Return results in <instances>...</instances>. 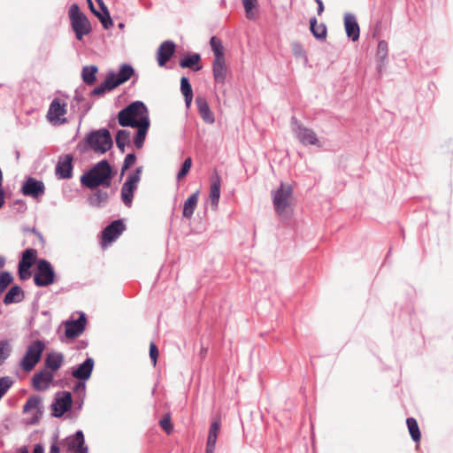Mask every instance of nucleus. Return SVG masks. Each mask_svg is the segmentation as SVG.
Masks as SVG:
<instances>
[{
  "mask_svg": "<svg viewBox=\"0 0 453 453\" xmlns=\"http://www.w3.org/2000/svg\"><path fill=\"white\" fill-rule=\"evenodd\" d=\"M112 179V169L107 160L96 164L88 172L81 177L83 186L95 189L97 187L109 188Z\"/></svg>",
  "mask_w": 453,
  "mask_h": 453,
  "instance_id": "obj_1",
  "label": "nucleus"
},
{
  "mask_svg": "<svg viewBox=\"0 0 453 453\" xmlns=\"http://www.w3.org/2000/svg\"><path fill=\"white\" fill-rule=\"evenodd\" d=\"M143 118L150 119L147 107L140 101L130 104L118 113V121L121 127H134L141 124Z\"/></svg>",
  "mask_w": 453,
  "mask_h": 453,
  "instance_id": "obj_2",
  "label": "nucleus"
},
{
  "mask_svg": "<svg viewBox=\"0 0 453 453\" xmlns=\"http://www.w3.org/2000/svg\"><path fill=\"white\" fill-rule=\"evenodd\" d=\"M293 189L288 184L281 183L280 188L272 192L273 207L277 214L284 216L292 203Z\"/></svg>",
  "mask_w": 453,
  "mask_h": 453,
  "instance_id": "obj_3",
  "label": "nucleus"
},
{
  "mask_svg": "<svg viewBox=\"0 0 453 453\" xmlns=\"http://www.w3.org/2000/svg\"><path fill=\"white\" fill-rule=\"evenodd\" d=\"M69 18L76 38L81 40L85 35L91 31L90 23L88 18L80 11L79 6L73 4L69 9Z\"/></svg>",
  "mask_w": 453,
  "mask_h": 453,
  "instance_id": "obj_4",
  "label": "nucleus"
},
{
  "mask_svg": "<svg viewBox=\"0 0 453 453\" xmlns=\"http://www.w3.org/2000/svg\"><path fill=\"white\" fill-rule=\"evenodd\" d=\"M291 129L296 138L303 145H314L321 147V143L316 133L298 121L296 117L291 119Z\"/></svg>",
  "mask_w": 453,
  "mask_h": 453,
  "instance_id": "obj_5",
  "label": "nucleus"
},
{
  "mask_svg": "<svg viewBox=\"0 0 453 453\" xmlns=\"http://www.w3.org/2000/svg\"><path fill=\"white\" fill-rule=\"evenodd\" d=\"M88 143L91 149L99 153H105L112 146V139L110 132L102 128L94 132H91L87 137Z\"/></svg>",
  "mask_w": 453,
  "mask_h": 453,
  "instance_id": "obj_6",
  "label": "nucleus"
},
{
  "mask_svg": "<svg viewBox=\"0 0 453 453\" xmlns=\"http://www.w3.org/2000/svg\"><path fill=\"white\" fill-rule=\"evenodd\" d=\"M45 349V344L42 341H35L32 342L20 361V367L25 372H30L40 361L42 354Z\"/></svg>",
  "mask_w": 453,
  "mask_h": 453,
  "instance_id": "obj_7",
  "label": "nucleus"
},
{
  "mask_svg": "<svg viewBox=\"0 0 453 453\" xmlns=\"http://www.w3.org/2000/svg\"><path fill=\"white\" fill-rule=\"evenodd\" d=\"M55 272L50 263L45 259L37 262L34 281L37 287H48L55 282Z\"/></svg>",
  "mask_w": 453,
  "mask_h": 453,
  "instance_id": "obj_8",
  "label": "nucleus"
},
{
  "mask_svg": "<svg viewBox=\"0 0 453 453\" xmlns=\"http://www.w3.org/2000/svg\"><path fill=\"white\" fill-rule=\"evenodd\" d=\"M141 168H137L134 173L129 174L121 188V200L127 207L132 204L134 193L141 180Z\"/></svg>",
  "mask_w": 453,
  "mask_h": 453,
  "instance_id": "obj_9",
  "label": "nucleus"
},
{
  "mask_svg": "<svg viewBox=\"0 0 453 453\" xmlns=\"http://www.w3.org/2000/svg\"><path fill=\"white\" fill-rule=\"evenodd\" d=\"M67 104L59 98H55L50 104L47 112L48 120L53 125H61L66 123L65 115L67 112Z\"/></svg>",
  "mask_w": 453,
  "mask_h": 453,
  "instance_id": "obj_10",
  "label": "nucleus"
},
{
  "mask_svg": "<svg viewBox=\"0 0 453 453\" xmlns=\"http://www.w3.org/2000/svg\"><path fill=\"white\" fill-rule=\"evenodd\" d=\"M125 230V226L121 220H115L107 226L102 232V246L106 247L115 241Z\"/></svg>",
  "mask_w": 453,
  "mask_h": 453,
  "instance_id": "obj_11",
  "label": "nucleus"
},
{
  "mask_svg": "<svg viewBox=\"0 0 453 453\" xmlns=\"http://www.w3.org/2000/svg\"><path fill=\"white\" fill-rule=\"evenodd\" d=\"M72 402L73 400L70 392L64 391L58 393L52 403L53 415L55 417H61L64 415V413L71 409Z\"/></svg>",
  "mask_w": 453,
  "mask_h": 453,
  "instance_id": "obj_12",
  "label": "nucleus"
},
{
  "mask_svg": "<svg viewBox=\"0 0 453 453\" xmlns=\"http://www.w3.org/2000/svg\"><path fill=\"white\" fill-rule=\"evenodd\" d=\"M22 193L33 198H38L45 193V186L42 181L29 177L22 186Z\"/></svg>",
  "mask_w": 453,
  "mask_h": 453,
  "instance_id": "obj_13",
  "label": "nucleus"
},
{
  "mask_svg": "<svg viewBox=\"0 0 453 453\" xmlns=\"http://www.w3.org/2000/svg\"><path fill=\"white\" fill-rule=\"evenodd\" d=\"M53 380L54 373L47 369H43L33 376L32 385L36 390L43 391L50 388Z\"/></svg>",
  "mask_w": 453,
  "mask_h": 453,
  "instance_id": "obj_14",
  "label": "nucleus"
},
{
  "mask_svg": "<svg viewBox=\"0 0 453 453\" xmlns=\"http://www.w3.org/2000/svg\"><path fill=\"white\" fill-rule=\"evenodd\" d=\"M73 157L70 154L59 157L55 173L58 179H70L73 173Z\"/></svg>",
  "mask_w": 453,
  "mask_h": 453,
  "instance_id": "obj_15",
  "label": "nucleus"
},
{
  "mask_svg": "<svg viewBox=\"0 0 453 453\" xmlns=\"http://www.w3.org/2000/svg\"><path fill=\"white\" fill-rule=\"evenodd\" d=\"M86 319L81 314L77 320H68L65 322V336L67 338H75L82 334L85 329Z\"/></svg>",
  "mask_w": 453,
  "mask_h": 453,
  "instance_id": "obj_16",
  "label": "nucleus"
},
{
  "mask_svg": "<svg viewBox=\"0 0 453 453\" xmlns=\"http://www.w3.org/2000/svg\"><path fill=\"white\" fill-rule=\"evenodd\" d=\"M344 28L347 36L353 42L359 39L360 28L354 14L349 12L344 14Z\"/></svg>",
  "mask_w": 453,
  "mask_h": 453,
  "instance_id": "obj_17",
  "label": "nucleus"
},
{
  "mask_svg": "<svg viewBox=\"0 0 453 453\" xmlns=\"http://www.w3.org/2000/svg\"><path fill=\"white\" fill-rule=\"evenodd\" d=\"M175 51V44L172 41L163 42L157 51V60L159 66H164Z\"/></svg>",
  "mask_w": 453,
  "mask_h": 453,
  "instance_id": "obj_18",
  "label": "nucleus"
},
{
  "mask_svg": "<svg viewBox=\"0 0 453 453\" xmlns=\"http://www.w3.org/2000/svg\"><path fill=\"white\" fill-rule=\"evenodd\" d=\"M66 445L69 451L74 453H88V448L85 446L82 431H77L73 437L67 438Z\"/></svg>",
  "mask_w": 453,
  "mask_h": 453,
  "instance_id": "obj_19",
  "label": "nucleus"
},
{
  "mask_svg": "<svg viewBox=\"0 0 453 453\" xmlns=\"http://www.w3.org/2000/svg\"><path fill=\"white\" fill-rule=\"evenodd\" d=\"M88 1V6L90 8V11L100 19L103 27L105 28V29H108L110 27H112L113 23H112V20L111 19V16H110V13L107 10V7L105 6L104 3L103 2V0H96L101 10L103 11V12H100L98 11H96L94 7V4L92 3L91 0H87Z\"/></svg>",
  "mask_w": 453,
  "mask_h": 453,
  "instance_id": "obj_20",
  "label": "nucleus"
},
{
  "mask_svg": "<svg viewBox=\"0 0 453 453\" xmlns=\"http://www.w3.org/2000/svg\"><path fill=\"white\" fill-rule=\"evenodd\" d=\"M94 368V360L88 357L82 364L72 372L73 377L79 380H88L92 373Z\"/></svg>",
  "mask_w": 453,
  "mask_h": 453,
  "instance_id": "obj_21",
  "label": "nucleus"
},
{
  "mask_svg": "<svg viewBox=\"0 0 453 453\" xmlns=\"http://www.w3.org/2000/svg\"><path fill=\"white\" fill-rule=\"evenodd\" d=\"M212 73L216 83L225 84L228 73L225 58L213 59Z\"/></svg>",
  "mask_w": 453,
  "mask_h": 453,
  "instance_id": "obj_22",
  "label": "nucleus"
},
{
  "mask_svg": "<svg viewBox=\"0 0 453 453\" xmlns=\"http://www.w3.org/2000/svg\"><path fill=\"white\" fill-rule=\"evenodd\" d=\"M196 104L198 109V112L203 120L207 124H213L215 122V118L210 109V106L206 99L202 96H197L196 98Z\"/></svg>",
  "mask_w": 453,
  "mask_h": 453,
  "instance_id": "obj_23",
  "label": "nucleus"
},
{
  "mask_svg": "<svg viewBox=\"0 0 453 453\" xmlns=\"http://www.w3.org/2000/svg\"><path fill=\"white\" fill-rule=\"evenodd\" d=\"M134 127H137V132L134 138V143L137 149H141L143 146L147 132L150 127V119L143 118L141 121V124L135 126Z\"/></svg>",
  "mask_w": 453,
  "mask_h": 453,
  "instance_id": "obj_24",
  "label": "nucleus"
},
{
  "mask_svg": "<svg viewBox=\"0 0 453 453\" xmlns=\"http://www.w3.org/2000/svg\"><path fill=\"white\" fill-rule=\"evenodd\" d=\"M219 430H220L219 420H214L211 425L209 434H208L206 453H213L214 452V449H215V445L217 442Z\"/></svg>",
  "mask_w": 453,
  "mask_h": 453,
  "instance_id": "obj_25",
  "label": "nucleus"
},
{
  "mask_svg": "<svg viewBox=\"0 0 453 453\" xmlns=\"http://www.w3.org/2000/svg\"><path fill=\"white\" fill-rule=\"evenodd\" d=\"M134 68L129 65H122L120 66V69L117 74L111 73L110 76L113 77V86L118 87L119 85L126 82L128 81L131 76L134 74Z\"/></svg>",
  "mask_w": 453,
  "mask_h": 453,
  "instance_id": "obj_26",
  "label": "nucleus"
},
{
  "mask_svg": "<svg viewBox=\"0 0 453 453\" xmlns=\"http://www.w3.org/2000/svg\"><path fill=\"white\" fill-rule=\"evenodd\" d=\"M63 363V354L56 352L49 353L45 359V369L54 373L62 366Z\"/></svg>",
  "mask_w": 453,
  "mask_h": 453,
  "instance_id": "obj_27",
  "label": "nucleus"
},
{
  "mask_svg": "<svg viewBox=\"0 0 453 453\" xmlns=\"http://www.w3.org/2000/svg\"><path fill=\"white\" fill-rule=\"evenodd\" d=\"M310 30L316 39L319 41H325L326 39V26L324 23L319 24L315 17L310 19Z\"/></svg>",
  "mask_w": 453,
  "mask_h": 453,
  "instance_id": "obj_28",
  "label": "nucleus"
},
{
  "mask_svg": "<svg viewBox=\"0 0 453 453\" xmlns=\"http://www.w3.org/2000/svg\"><path fill=\"white\" fill-rule=\"evenodd\" d=\"M25 297L24 291L19 286H12L9 291L6 293L4 298V303L6 305L14 303H19L21 302Z\"/></svg>",
  "mask_w": 453,
  "mask_h": 453,
  "instance_id": "obj_29",
  "label": "nucleus"
},
{
  "mask_svg": "<svg viewBox=\"0 0 453 453\" xmlns=\"http://www.w3.org/2000/svg\"><path fill=\"white\" fill-rule=\"evenodd\" d=\"M199 197V191L193 193L191 196L188 197V199L184 202L183 205V217L187 219H191L194 211L197 206Z\"/></svg>",
  "mask_w": 453,
  "mask_h": 453,
  "instance_id": "obj_30",
  "label": "nucleus"
},
{
  "mask_svg": "<svg viewBox=\"0 0 453 453\" xmlns=\"http://www.w3.org/2000/svg\"><path fill=\"white\" fill-rule=\"evenodd\" d=\"M220 197V179L218 175L211 179L209 198L211 205L216 209Z\"/></svg>",
  "mask_w": 453,
  "mask_h": 453,
  "instance_id": "obj_31",
  "label": "nucleus"
},
{
  "mask_svg": "<svg viewBox=\"0 0 453 453\" xmlns=\"http://www.w3.org/2000/svg\"><path fill=\"white\" fill-rule=\"evenodd\" d=\"M109 198L107 191L97 189L95 193L88 196V203L91 206L101 207L104 205Z\"/></svg>",
  "mask_w": 453,
  "mask_h": 453,
  "instance_id": "obj_32",
  "label": "nucleus"
},
{
  "mask_svg": "<svg viewBox=\"0 0 453 453\" xmlns=\"http://www.w3.org/2000/svg\"><path fill=\"white\" fill-rule=\"evenodd\" d=\"M200 60V55L197 53H194L182 58L180 61V65L182 68H192L195 71H199L202 68V66L199 65Z\"/></svg>",
  "mask_w": 453,
  "mask_h": 453,
  "instance_id": "obj_33",
  "label": "nucleus"
},
{
  "mask_svg": "<svg viewBox=\"0 0 453 453\" xmlns=\"http://www.w3.org/2000/svg\"><path fill=\"white\" fill-rule=\"evenodd\" d=\"M37 257V250L35 249H27L23 254L22 257L19 262V265H21V266L31 268V266L34 265L35 259Z\"/></svg>",
  "mask_w": 453,
  "mask_h": 453,
  "instance_id": "obj_34",
  "label": "nucleus"
},
{
  "mask_svg": "<svg viewBox=\"0 0 453 453\" xmlns=\"http://www.w3.org/2000/svg\"><path fill=\"white\" fill-rule=\"evenodd\" d=\"M114 82H113V77L112 76H110L108 75L106 80L104 81V83H102L101 85H99L98 87L95 88L91 94L93 96H102L104 95L106 91H110L113 88H116V86H113Z\"/></svg>",
  "mask_w": 453,
  "mask_h": 453,
  "instance_id": "obj_35",
  "label": "nucleus"
},
{
  "mask_svg": "<svg viewBox=\"0 0 453 453\" xmlns=\"http://www.w3.org/2000/svg\"><path fill=\"white\" fill-rule=\"evenodd\" d=\"M130 143V132L125 129L119 130L116 135V144L121 152L125 151L126 145Z\"/></svg>",
  "mask_w": 453,
  "mask_h": 453,
  "instance_id": "obj_36",
  "label": "nucleus"
},
{
  "mask_svg": "<svg viewBox=\"0 0 453 453\" xmlns=\"http://www.w3.org/2000/svg\"><path fill=\"white\" fill-rule=\"evenodd\" d=\"M97 67L96 65L84 66L82 69V80L88 85H92L96 81V73Z\"/></svg>",
  "mask_w": 453,
  "mask_h": 453,
  "instance_id": "obj_37",
  "label": "nucleus"
},
{
  "mask_svg": "<svg viewBox=\"0 0 453 453\" xmlns=\"http://www.w3.org/2000/svg\"><path fill=\"white\" fill-rule=\"evenodd\" d=\"M210 44L214 53V59L225 58L223 46L219 38L212 36L210 40Z\"/></svg>",
  "mask_w": 453,
  "mask_h": 453,
  "instance_id": "obj_38",
  "label": "nucleus"
},
{
  "mask_svg": "<svg viewBox=\"0 0 453 453\" xmlns=\"http://www.w3.org/2000/svg\"><path fill=\"white\" fill-rule=\"evenodd\" d=\"M406 423L412 440L414 441H418L420 440L421 434L417 420L414 418H408Z\"/></svg>",
  "mask_w": 453,
  "mask_h": 453,
  "instance_id": "obj_39",
  "label": "nucleus"
},
{
  "mask_svg": "<svg viewBox=\"0 0 453 453\" xmlns=\"http://www.w3.org/2000/svg\"><path fill=\"white\" fill-rule=\"evenodd\" d=\"M41 403V398L39 396L30 397L23 406L24 412H29L33 410H39Z\"/></svg>",
  "mask_w": 453,
  "mask_h": 453,
  "instance_id": "obj_40",
  "label": "nucleus"
},
{
  "mask_svg": "<svg viewBox=\"0 0 453 453\" xmlns=\"http://www.w3.org/2000/svg\"><path fill=\"white\" fill-rule=\"evenodd\" d=\"M257 0H242V4L245 10L246 17L249 19H253L255 17L254 8L257 5Z\"/></svg>",
  "mask_w": 453,
  "mask_h": 453,
  "instance_id": "obj_41",
  "label": "nucleus"
},
{
  "mask_svg": "<svg viewBox=\"0 0 453 453\" xmlns=\"http://www.w3.org/2000/svg\"><path fill=\"white\" fill-rule=\"evenodd\" d=\"M12 280L13 278L10 273L3 272L0 274V293H3Z\"/></svg>",
  "mask_w": 453,
  "mask_h": 453,
  "instance_id": "obj_42",
  "label": "nucleus"
},
{
  "mask_svg": "<svg viewBox=\"0 0 453 453\" xmlns=\"http://www.w3.org/2000/svg\"><path fill=\"white\" fill-rule=\"evenodd\" d=\"M11 347L8 342L1 341L0 342V365H2L4 360L10 356Z\"/></svg>",
  "mask_w": 453,
  "mask_h": 453,
  "instance_id": "obj_43",
  "label": "nucleus"
},
{
  "mask_svg": "<svg viewBox=\"0 0 453 453\" xmlns=\"http://www.w3.org/2000/svg\"><path fill=\"white\" fill-rule=\"evenodd\" d=\"M191 165H192L191 157L186 158L184 163L182 164L181 169L180 170V172L177 174V179L181 180L182 178H184L189 172Z\"/></svg>",
  "mask_w": 453,
  "mask_h": 453,
  "instance_id": "obj_44",
  "label": "nucleus"
},
{
  "mask_svg": "<svg viewBox=\"0 0 453 453\" xmlns=\"http://www.w3.org/2000/svg\"><path fill=\"white\" fill-rule=\"evenodd\" d=\"M377 56L380 60H384L388 56V43L380 41L378 44Z\"/></svg>",
  "mask_w": 453,
  "mask_h": 453,
  "instance_id": "obj_45",
  "label": "nucleus"
},
{
  "mask_svg": "<svg viewBox=\"0 0 453 453\" xmlns=\"http://www.w3.org/2000/svg\"><path fill=\"white\" fill-rule=\"evenodd\" d=\"M180 90L183 96L193 95L191 85L189 84V81L186 77H182L180 79Z\"/></svg>",
  "mask_w": 453,
  "mask_h": 453,
  "instance_id": "obj_46",
  "label": "nucleus"
},
{
  "mask_svg": "<svg viewBox=\"0 0 453 453\" xmlns=\"http://www.w3.org/2000/svg\"><path fill=\"white\" fill-rule=\"evenodd\" d=\"M161 427L165 431L166 434H170L173 432V425L169 415L165 416L160 420Z\"/></svg>",
  "mask_w": 453,
  "mask_h": 453,
  "instance_id": "obj_47",
  "label": "nucleus"
},
{
  "mask_svg": "<svg viewBox=\"0 0 453 453\" xmlns=\"http://www.w3.org/2000/svg\"><path fill=\"white\" fill-rule=\"evenodd\" d=\"M136 157L134 154L130 153L126 156V158L124 160V164L122 166V172L128 169L131 165H133L135 163Z\"/></svg>",
  "mask_w": 453,
  "mask_h": 453,
  "instance_id": "obj_48",
  "label": "nucleus"
},
{
  "mask_svg": "<svg viewBox=\"0 0 453 453\" xmlns=\"http://www.w3.org/2000/svg\"><path fill=\"white\" fill-rule=\"evenodd\" d=\"M157 357H158L157 347L156 346V344L154 342H150V357L154 366L157 364Z\"/></svg>",
  "mask_w": 453,
  "mask_h": 453,
  "instance_id": "obj_49",
  "label": "nucleus"
},
{
  "mask_svg": "<svg viewBox=\"0 0 453 453\" xmlns=\"http://www.w3.org/2000/svg\"><path fill=\"white\" fill-rule=\"evenodd\" d=\"M30 268H27L24 266H21V265H19V276L21 280H27L31 273L29 272Z\"/></svg>",
  "mask_w": 453,
  "mask_h": 453,
  "instance_id": "obj_50",
  "label": "nucleus"
},
{
  "mask_svg": "<svg viewBox=\"0 0 453 453\" xmlns=\"http://www.w3.org/2000/svg\"><path fill=\"white\" fill-rule=\"evenodd\" d=\"M85 381H86V380H79V381L75 384V386H74V388H73V390H74L75 392H81V393H83V394H84V393H85V390H86V384H85Z\"/></svg>",
  "mask_w": 453,
  "mask_h": 453,
  "instance_id": "obj_51",
  "label": "nucleus"
},
{
  "mask_svg": "<svg viewBox=\"0 0 453 453\" xmlns=\"http://www.w3.org/2000/svg\"><path fill=\"white\" fill-rule=\"evenodd\" d=\"M33 453H44V449L42 447V445L41 444H36L35 446V449L33 450Z\"/></svg>",
  "mask_w": 453,
  "mask_h": 453,
  "instance_id": "obj_52",
  "label": "nucleus"
},
{
  "mask_svg": "<svg viewBox=\"0 0 453 453\" xmlns=\"http://www.w3.org/2000/svg\"><path fill=\"white\" fill-rule=\"evenodd\" d=\"M317 4H318L317 12H318V15L320 16L324 12V4H323L322 1L318 2Z\"/></svg>",
  "mask_w": 453,
  "mask_h": 453,
  "instance_id": "obj_53",
  "label": "nucleus"
},
{
  "mask_svg": "<svg viewBox=\"0 0 453 453\" xmlns=\"http://www.w3.org/2000/svg\"><path fill=\"white\" fill-rule=\"evenodd\" d=\"M184 97H185L186 106L188 108L191 104V102L193 99V95H185Z\"/></svg>",
  "mask_w": 453,
  "mask_h": 453,
  "instance_id": "obj_54",
  "label": "nucleus"
},
{
  "mask_svg": "<svg viewBox=\"0 0 453 453\" xmlns=\"http://www.w3.org/2000/svg\"><path fill=\"white\" fill-rule=\"evenodd\" d=\"M49 453H60L59 447L56 443L52 444Z\"/></svg>",
  "mask_w": 453,
  "mask_h": 453,
  "instance_id": "obj_55",
  "label": "nucleus"
},
{
  "mask_svg": "<svg viewBox=\"0 0 453 453\" xmlns=\"http://www.w3.org/2000/svg\"><path fill=\"white\" fill-rule=\"evenodd\" d=\"M302 50H303L302 46L299 43L294 44L295 54H297V52L302 51Z\"/></svg>",
  "mask_w": 453,
  "mask_h": 453,
  "instance_id": "obj_56",
  "label": "nucleus"
},
{
  "mask_svg": "<svg viewBox=\"0 0 453 453\" xmlns=\"http://www.w3.org/2000/svg\"><path fill=\"white\" fill-rule=\"evenodd\" d=\"M19 452L20 453H29L27 448L26 447H22L20 449H19Z\"/></svg>",
  "mask_w": 453,
  "mask_h": 453,
  "instance_id": "obj_57",
  "label": "nucleus"
},
{
  "mask_svg": "<svg viewBox=\"0 0 453 453\" xmlns=\"http://www.w3.org/2000/svg\"><path fill=\"white\" fill-rule=\"evenodd\" d=\"M4 265V258L0 257V267H3Z\"/></svg>",
  "mask_w": 453,
  "mask_h": 453,
  "instance_id": "obj_58",
  "label": "nucleus"
},
{
  "mask_svg": "<svg viewBox=\"0 0 453 453\" xmlns=\"http://www.w3.org/2000/svg\"><path fill=\"white\" fill-rule=\"evenodd\" d=\"M205 353H206V349L202 348V349H201V355H202L203 357H204Z\"/></svg>",
  "mask_w": 453,
  "mask_h": 453,
  "instance_id": "obj_59",
  "label": "nucleus"
}]
</instances>
